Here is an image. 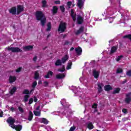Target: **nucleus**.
I'll list each match as a JSON object with an SVG mask.
<instances>
[{
  "label": "nucleus",
  "mask_w": 131,
  "mask_h": 131,
  "mask_svg": "<svg viewBox=\"0 0 131 131\" xmlns=\"http://www.w3.org/2000/svg\"><path fill=\"white\" fill-rule=\"evenodd\" d=\"M55 66H61L62 65L61 59H57L55 63Z\"/></svg>",
  "instance_id": "obj_25"
},
{
  "label": "nucleus",
  "mask_w": 131,
  "mask_h": 131,
  "mask_svg": "<svg viewBox=\"0 0 131 131\" xmlns=\"http://www.w3.org/2000/svg\"><path fill=\"white\" fill-rule=\"evenodd\" d=\"M55 4H56V5H60V4H61V1H55Z\"/></svg>",
  "instance_id": "obj_51"
},
{
  "label": "nucleus",
  "mask_w": 131,
  "mask_h": 131,
  "mask_svg": "<svg viewBox=\"0 0 131 131\" xmlns=\"http://www.w3.org/2000/svg\"><path fill=\"white\" fill-rule=\"evenodd\" d=\"M35 16L36 20L40 21V24L42 27L46 25L47 23V18L45 16V14L41 11H37L35 12Z\"/></svg>",
  "instance_id": "obj_1"
},
{
  "label": "nucleus",
  "mask_w": 131,
  "mask_h": 131,
  "mask_svg": "<svg viewBox=\"0 0 131 131\" xmlns=\"http://www.w3.org/2000/svg\"><path fill=\"white\" fill-rule=\"evenodd\" d=\"M53 74H54V73L50 71L47 73V74L44 76V77L45 78H50V76H53Z\"/></svg>",
  "instance_id": "obj_22"
},
{
  "label": "nucleus",
  "mask_w": 131,
  "mask_h": 131,
  "mask_svg": "<svg viewBox=\"0 0 131 131\" xmlns=\"http://www.w3.org/2000/svg\"><path fill=\"white\" fill-rule=\"evenodd\" d=\"M75 128H76V127L75 126H72V127H71L69 131H74Z\"/></svg>",
  "instance_id": "obj_50"
},
{
  "label": "nucleus",
  "mask_w": 131,
  "mask_h": 131,
  "mask_svg": "<svg viewBox=\"0 0 131 131\" xmlns=\"http://www.w3.org/2000/svg\"><path fill=\"white\" fill-rule=\"evenodd\" d=\"M93 74L94 78L97 79V78H99V76H100V72L97 71L96 70H94L93 71Z\"/></svg>",
  "instance_id": "obj_10"
},
{
  "label": "nucleus",
  "mask_w": 131,
  "mask_h": 131,
  "mask_svg": "<svg viewBox=\"0 0 131 131\" xmlns=\"http://www.w3.org/2000/svg\"><path fill=\"white\" fill-rule=\"evenodd\" d=\"M122 112L124 114H127V110H126V108H123Z\"/></svg>",
  "instance_id": "obj_49"
},
{
  "label": "nucleus",
  "mask_w": 131,
  "mask_h": 131,
  "mask_svg": "<svg viewBox=\"0 0 131 131\" xmlns=\"http://www.w3.org/2000/svg\"><path fill=\"white\" fill-rule=\"evenodd\" d=\"M123 57V56H122V55H120V56H118L117 57V58H116L117 62H119V60H121V58H122Z\"/></svg>",
  "instance_id": "obj_46"
},
{
  "label": "nucleus",
  "mask_w": 131,
  "mask_h": 131,
  "mask_svg": "<svg viewBox=\"0 0 131 131\" xmlns=\"http://www.w3.org/2000/svg\"><path fill=\"white\" fill-rule=\"evenodd\" d=\"M23 49H24V51H25V52L27 51H31V50L33 49V46L31 45L27 46L24 47Z\"/></svg>",
  "instance_id": "obj_14"
},
{
  "label": "nucleus",
  "mask_w": 131,
  "mask_h": 131,
  "mask_svg": "<svg viewBox=\"0 0 131 131\" xmlns=\"http://www.w3.org/2000/svg\"><path fill=\"white\" fill-rule=\"evenodd\" d=\"M72 5V2L71 1H69L67 3V5L69 9L71 8V5Z\"/></svg>",
  "instance_id": "obj_39"
},
{
  "label": "nucleus",
  "mask_w": 131,
  "mask_h": 131,
  "mask_svg": "<svg viewBox=\"0 0 131 131\" xmlns=\"http://www.w3.org/2000/svg\"><path fill=\"white\" fill-rule=\"evenodd\" d=\"M88 128L89 129H93L94 128V125H93V123L90 122L87 126Z\"/></svg>",
  "instance_id": "obj_31"
},
{
  "label": "nucleus",
  "mask_w": 131,
  "mask_h": 131,
  "mask_svg": "<svg viewBox=\"0 0 131 131\" xmlns=\"http://www.w3.org/2000/svg\"><path fill=\"white\" fill-rule=\"evenodd\" d=\"M42 123L44 124H48L49 123V121L45 118H42Z\"/></svg>",
  "instance_id": "obj_35"
},
{
  "label": "nucleus",
  "mask_w": 131,
  "mask_h": 131,
  "mask_svg": "<svg viewBox=\"0 0 131 131\" xmlns=\"http://www.w3.org/2000/svg\"><path fill=\"white\" fill-rule=\"evenodd\" d=\"M72 66V61L69 60L68 65L67 66V70H69L70 69H71V67Z\"/></svg>",
  "instance_id": "obj_23"
},
{
  "label": "nucleus",
  "mask_w": 131,
  "mask_h": 131,
  "mask_svg": "<svg viewBox=\"0 0 131 131\" xmlns=\"http://www.w3.org/2000/svg\"><path fill=\"white\" fill-rule=\"evenodd\" d=\"M123 38H128V39H129L131 41V34H128L124 36Z\"/></svg>",
  "instance_id": "obj_37"
},
{
  "label": "nucleus",
  "mask_w": 131,
  "mask_h": 131,
  "mask_svg": "<svg viewBox=\"0 0 131 131\" xmlns=\"http://www.w3.org/2000/svg\"><path fill=\"white\" fill-rule=\"evenodd\" d=\"M122 72H123V70H122V69H120V68H118L117 70V71H116V73L117 74H119L120 73H122Z\"/></svg>",
  "instance_id": "obj_36"
},
{
  "label": "nucleus",
  "mask_w": 131,
  "mask_h": 131,
  "mask_svg": "<svg viewBox=\"0 0 131 131\" xmlns=\"http://www.w3.org/2000/svg\"><path fill=\"white\" fill-rule=\"evenodd\" d=\"M125 103L126 104H129L131 102V92L126 94V98H125Z\"/></svg>",
  "instance_id": "obj_6"
},
{
  "label": "nucleus",
  "mask_w": 131,
  "mask_h": 131,
  "mask_svg": "<svg viewBox=\"0 0 131 131\" xmlns=\"http://www.w3.org/2000/svg\"><path fill=\"white\" fill-rule=\"evenodd\" d=\"M77 6L79 9H82V7H83L82 0H78Z\"/></svg>",
  "instance_id": "obj_21"
},
{
  "label": "nucleus",
  "mask_w": 131,
  "mask_h": 131,
  "mask_svg": "<svg viewBox=\"0 0 131 131\" xmlns=\"http://www.w3.org/2000/svg\"><path fill=\"white\" fill-rule=\"evenodd\" d=\"M70 16L73 19V21H74V22H75V21H76V13L74 14V11L73 10V9H71Z\"/></svg>",
  "instance_id": "obj_8"
},
{
  "label": "nucleus",
  "mask_w": 131,
  "mask_h": 131,
  "mask_svg": "<svg viewBox=\"0 0 131 131\" xmlns=\"http://www.w3.org/2000/svg\"><path fill=\"white\" fill-rule=\"evenodd\" d=\"M77 23L79 25L83 23V17H82L80 15H78L77 16Z\"/></svg>",
  "instance_id": "obj_7"
},
{
  "label": "nucleus",
  "mask_w": 131,
  "mask_h": 131,
  "mask_svg": "<svg viewBox=\"0 0 131 131\" xmlns=\"http://www.w3.org/2000/svg\"><path fill=\"white\" fill-rule=\"evenodd\" d=\"M31 92H32V90H31L29 92L28 90L26 89L23 91V94H24V95H29V94H31Z\"/></svg>",
  "instance_id": "obj_32"
},
{
  "label": "nucleus",
  "mask_w": 131,
  "mask_h": 131,
  "mask_svg": "<svg viewBox=\"0 0 131 131\" xmlns=\"http://www.w3.org/2000/svg\"><path fill=\"white\" fill-rule=\"evenodd\" d=\"M104 90L105 92H109L110 91H112V90H113V88H112L110 85H105L104 86Z\"/></svg>",
  "instance_id": "obj_13"
},
{
  "label": "nucleus",
  "mask_w": 131,
  "mask_h": 131,
  "mask_svg": "<svg viewBox=\"0 0 131 131\" xmlns=\"http://www.w3.org/2000/svg\"><path fill=\"white\" fill-rule=\"evenodd\" d=\"M41 4H42V8H46L47 7V1L46 0H42Z\"/></svg>",
  "instance_id": "obj_33"
},
{
  "label": "nucleus",
  "mask_w": 131,
  "mask_h": 131,
  "mask_svg": "<svg viewBox=\"0 0 131 131\" xmlns=\"http://www.w3.org/2000/svg\"><path fill=\"white\" fill-rule=\"evenodd\" d=\"M50 35H50V34L48 35H47V38H49V37H50Z\"/></svg>",
  "instance_id": "obj_62"
},
{
  "label": "nucleus",
  "mask_w": 131,
  "mask_h": 131,
  "mask_svg": "<svg viewBox=\"0 0 131 131\" xmlns=\"http://www.w3.org/2000/svg\"><path fill=\"white\" fill-rule=\"evenodd\" d=\"M92 108H93L94 109H97L98 108V104L97 103H94L92 105Z\"/></svg>",
  "instance_id": "obj_48"
},
{
  "label": "nucleus",
  "mask_w": 131,
  "mask_h": 131,
  "mask_svg": "<svg viewBox=\"0 0 131 131\" xmlns=\"http://www.w3.org/2000/svg\"><path fill=\"white\" fill-rule=\"evenodd\" d=\"M39 108H40V106H38L36 108V110H39Z\"/></svg>",
  "instance_id": "obj_59"
},
{
  "label": "nucleus",
  "mask_w": 131,
  "mask_h": 131,
  "mask_svg": "<svg viewBox=\"0 0 131 131\" xmlns=\"http://www.w3.org/2000/svg\"><path fill=\"white\" fill-rule=\"evenodd\" d=\"M48 47H45L43 49V50H46V49H47Z\"/></svg>",
  "instance_id": "obj_63"
},
{
  "label": "nucleus",
  "mask_w": 131,
  "mask_h": 131,
  "mask_svg": "<svg viewBox=\"0 0 131 131\" xmlns=\"http://www.w3.org/2000/svg\"><path fill=\"white\" fill-rule=\"evenodd\" d=\"M52 12L53 14H57V13H58V7L53 6V9H52Z\"/></svg>",
  "instance_id": "obj_27"
},
{
  "label": "nucleus",
  "mask_w": 131,
  "mask_h": 131,
  "mask_svg": "<svg viewBox=\"0 0 131 131\" xmlns=\"http://www.w3.org/2000/svg\"><path fill=\"white\" fill-rule=\"evenodd\" d=\"M116 51H117V47L116 46L112 47L111 51L110 52V55H112V54H114V53H115Z\"/></svg>",
  "instance_id": "obj_17"
},
{
  "label": "nucleus",
  "mask_w": 131,
  "mask_h": 131,
  "mask_svg": "<svg viewBox=\"0 0 131 131\" xmlns=\"http://www.w3.org/2000/svg\"><path fill=\"white\" fill-rule=\"evenodd\" d=\"M73 50H74V48H73V47L71 48V49H70L71 51H73Z\"/></svg>",
  "instance_id": "obj_60"
},
{
  "label": "nucleus",
  "mask_w": 131,
  "mask_h": 131,
  "mask_svg": "<svg viewBox=\"0 0 131 131\" xmlns=\"http://www.w3.org/2000/svg\"><path fill=\"white\" fill-rule=\"evenodd\" d=\"M18 110H19V112H20L21 113H24V110H23V108H22V107H21V106L18 107Z\"/></svg>",
  "instance_id": "obj_45"
},
{
  "label": "nucleus",
  "mask_w": 131,
  "mask_h": 131,
  "mask_svg": "<svg viewBox=\"0 0 131 131\" xmlns=\"http://www.w3.org/2000/svg\"><path fill=\"white\" fill-rule=\"evenodd\" d=\"M128 120V119L127 118H124L122 119V121L124 122L125 121H127Z\"/></svg>",
  "instance_id": "obj_53"
},
{
  "label": "nucleus",
  "mask_w": 131,
  "mask_h": 131,
  "mask_svg": "<svg viewBox=\"0 0 131 131\" xmlns=\"http://www.w3.org/2000/svg\"><path fill=\"white\" fill-rule=\"evenodd\" d=\"M3 115H4V113L2 112L0 113V117H3Z\"/></svg>",
  "instance_id": "obj_58"
},
{
  "label": "nucleus",
  "mask_w": 131,
  "mask_h": 131,
  "mask_svg": "<svg viewBox=\"0 0 131 131\" xmlns=\"http://www.w3.org/2000/svg\"><path fill=\"white\" fill-rule=\"evenodd\" d=\"M34 102H35V103H36V102H37V98H36V97L34 96Z\"/></svg>",
  "instance_id": "obj_56"
},
{
  "label": "nucleus",
  "mask_w": 131,
  "mask_h": 131,
  "mask_svg": "<svg viewBox=\"0 0 131 131\" xmlns=\"http://www.w3.org/2000/svg\"><path fill=\"white\" fill-rule=\"evenodd\" d=\"M17 78L15 76H10L9 77V82L10 83H13L15 82V81L16 80Z\"/></svg>",
  "instance_id": "obj_19"
},
{
  "label": "nucleus",
  "mask_w": 131,
  "mask_h": 131,
  "mask_svg": "<svg viewBox=\"0 0 131 131\" xmlns=\"http://www.w3.org/2000/svg\"><path fill=\"white\" fill-rule=\"evenodd\" d=\"M33 119V114L32 113V111H30L29 112L28 120H29V121H31V120H32Z\"/></svg>",
  "instance_id": "obj_18"
},
{
  "label": "nucleus",
  "mask_w": 131,
  "mask_h": 131,
  "mask_svg": "<svg viewBox=\"0 0 131 131\" xmlns=\"http://www.w3.org/2000/svg\"><path fill=\"white\" fill-rule=\"evenodd\" d=\"M66 71V69H65V66H63L62 69H58L57 70V71L59 72H64Z\"/></svg>",
  "instance_id": "obj_34"
},
{
  "label": "nucleus",
  "mask_w": 131,
  "mask_h": 131,
  "mask_svg": "<svg viewBox=\"0 0 131 131\" xmlns=\"http://www.w3.org/2000/svg\"><path fill=\"white\" fill-rule=\"evenodd\" d=\"M84 29V28L83 26H81L76 32V34L77 35H78V34H80V33H82V32H83V30Z\"/></svg>",
  "instance_id": "obj_20"
},
{
  "label": "nucleus",
  "mask_w": 131,
  "mask_h": 131,
  "mask_svg": "<svg viewBox=\"0 0 131 131\" xmlns=\"http://www.w3.org/2000/svg\"><path fill=\"white\" fill-rule=\"evenodd\" d=\"M65 37H66V34H64V35H63V38H65Z\"/></svg>",
  "instance_id": "obj_61"
},
{
  "label": "nucleus",
  "mask_w": 131,
  "mask_h": 131,
  "mask_svg": "<svg viewBox=\"0 0 131 131\" xmlns=\"http://www.w3.org/2000/svg\"><path fill=\"white\" fill-rule=\"evenodd\" d=\"M9 13L10 14H12V15H16V13H17V7H13L11 8L9 10Z\"/></svg>",
  "instance_id": "obj_11"
},
{
  "label": "nucleus",
  "mask_w": 131,
  "mask_h": 131,
  "mask_svg": "<svg viewBox=\"0 0 131 131\" xmlns=\"http://www.w3.org/2000/svg\"><path fill=\"white\" fill-rule=\"evenodd\" d=\"M120 88H116L114 91L113 92L112 94L113 95H115V94H118L119 92H120Z\"/></svg>",
  "instance_id": "obj_28"
},
{
  "label": "nucleus",
  "mask_w": 131,
  "mask_h": 131,
  "mask_svg": "<svg viewBox=\"0 0 131 131\" xmlns=\"http://www.w3.org/2000/svg\"><path fill=\"white\" fill-rule=\"evenodd\" d=\"M39 77V73H38V71H36L34 73V79L37 80Z\"/></svg>",
  "instance_id": "obj_30"
},
{
  "label": "nucleus",
  "mask_w": 131,
  "mask_h": 131,
  "mask_svg": "<svg viewBox=\"0 0 131 131\" xmlns=\"http://www.w3.org/2000/svg\"><path fill=\"white\" fill-rule=\"evenodd\" d=\"M75 51L77 56H80L82 53V49L80 47H78L75 49Z\"/></svg>",
  "instance_id": "obj_12"
},
{
  "label": "nucleus",
  "mask_w": 131,
  "mask_h": 131,
  "mask_svg": "<svg viewBox=\"0 0 131 131\" xmlns=\"http://www.w3.org/2000/svg\"><path fill=\"white\" fill-rule=\"evenodd\" d=\"M56 78L57 79H63V78H65V74H58L56 75Z\"/></svg>",
  "instance_id": "obj_15"
},
{
  "label": "nucleus",
  "mask_w": 131,
  "mask_h": 131,
  "mask_svg": "<svg viewBox=\"0 0 131 131\" xmlns=\"http://www.w3.org/2000/svg\"><path fill=\"white\" fill-rule=\"evenodd\" d=\"M34 114L35 116H40V112L34 111Z\"/></svg>",
  "instance_id": "obj_41"
},
{
  "label": "nucleus",
  "mask_w": 131,
  "mask_h": 131,
  "mask_svg": "<svg viewBox=\"0 0 131 131\" xmlns=\"http://www.w3.org/2000/svg\"><path fill=\"white\" fill-rule=\"evenodd\" d=\"M37 60V56H35V57H33V61H34V62H36Z\"/></svg>",
  "instance_id": "obj_54"
},
{
  "label": "nucleus",
  "mask_w": 131,
  "mask_h": 131,
  "mask_svg": "<svg viewBox=\"0 0 131 131\" xmlns=\"http://www.w3.org/2000/svg\"><path fill=\"white\" fill-rule=\"evenodd\" d=\"M7 50L11 51L12 53H22L23 52L19 47H8Z\"/></svg>",
  "instance_id": "obj_4"
},
{
  "label": "nucleus",
  "mask_w": 131,
  "mask_h": 131,
  "mask_svg": "<svg viewBox=\"0 0 131 131\" xmlns=\"http://www.w3.org/2000/svg\"><path fill=\"white\" fill-rule=\"evenodd\" d=\"M24 11V7L22 5H18L17 8V15H19L21 12Z\"/></svg>",
  "instance_id": "obj_9"
},
{
  "label": "nucleus",
  "mask_w": 131,
  "mask_h": 131,
  "mask_svg": "<svg viewBox=\"0 0 131 131\" xmlns=\"http://www.w3.org/2000/svg\"><path fill=\"white\" fill-rule=\"evenodd\" d=\"M70 43L69 41L68 40H66L64 43V46H67L68 44Z\"/></svg>",
  "instance_id": "obj_52"
},
{
  "label": "nucleus",
  "mask_w": 131,
  "mask_h": 131,
  "mask_svg": "<svg viewBox=\"0 0 131 131\" xmlns=\"http://www.w3.org/2000/svg\"><path fill=\"white\" fill-rule=\"evenodd\" d=\"M52 29V24L51 22H49L47 24V29H46V31H51Z\"/></svg>",
  "instance_id": "obj_26"
},
{
  "label": "nucleus",
  "mask_w": 131,
  "mask_h": 131,
  "mask_svg": "<svg viewBox=\"0 0 131 131\" xmlns=\"http://www.w3.org/2000/svg\"><path fill=\"white\" fill-rule=\"evenodd\" d=\"M30 97V96H29V95H25L24 97V102L25 103H26V102H28V99H29Z\"/></svg>",
  "instance_id": "obj_29"
},
{
  "label": "nucleus",
  "mask_w": 131,
  "mask_h": 131,
  "mask_svg": "<svg viewBox=\"0 0 131 131\" xmlns=\"http://www.w3.org/2000/svg\"><path fill=\"white\" fill-rule=\"evenodd\" d=\"M126 82H127V80L125 79V80H124V81L122 82V84H124L125 83H126Z\"/></svg>",
  "instance_id": "obj_55"
},
{
  "label": "nucleus",
  "mask_w": 131,
  "mask_h": 131,
  "mask_svg": "<svg viewBox=\"0 0 131 131\" xmlns=\"http://www.w3.org/2000/svg\"><path fill=\"white\" fill-rule=\"evenodd\" d=\"M68 59H69V56H68L67 55H66L63 57L61 58V63L65 64V63H66V61L68 60Z\"/></svg>",
  "instance_id": "obj_16"
},
{
  "label": "nucleus",
  "mask_w": 131,
  "mask_h": 131,
  "mask_svg": "<svg viewBox=\"0 0 131 131\" xmlns=\"http://www.w3.org/2000/svg\"><path fill=\"white\" fill-rule=\"evenodd\" d=\"M43 86L45 88H48V86H49V82H48L47 81H45L43 82Z\"/></svg>",
  "instance_id": "obj_38"
},
{
  "label": "nucleus",
  "mask_w": 131,
  "mask_h": 131,
  "mask_svg": "<svg viewBox=\"0 0 131 131\" xmlns=\"http://www.w3.org/2000/svg\"><path fill=\"white\" fill-rule=\"evenodd\" d=\"M74 6H75V5L74 4H73L72 8H73V7H74Z\"/></svg>",
  "instance_id": "obj_64"
},
{
  "label": "nucleus",
  "mask_w": 131,
  "mask_h": 131,
  "mask_svg": "<svg viewBox=\"0 0 131 131\" xmlns=\"http://www.w3.org/2000/svg\"><path fill=\"white\" fill-rule=\"evenodd\" d=\"M21 70H22V68L19 67L18 68H17L15 71L17 73H19V72H21Z\"/></svg>",
  "instance_id": "obj_47"
},
{
  "label": "nucleus",
  "mask_w": 131,
  "mask_h": 131,
  "mask_svg": "<svg viewBox=\"0 0 131 131\" xmlns=\"http://www.w3.org/2000/svg\"><path fill=\"white\" fill-rule=\"evenodd\" d=\"M10 111H12V112H14V111H15V108L11 107L10 108Z\"/></svg>",
  "instance_id": "obj_57"
},
{
  "label": "nucleus",
  "mask_w": 131,
  "mask_h": 131,
  "mask_svg": "<svg viewBox=\"0 0 131 131\" xmlns=\"http://www.w3.org/2000/svg\"><path fill=\"white\" fill-rule=\"evenodd\" d=\"M36 85H37V82H36V81H34L32 84V88H33V89H34Z\"/></svg>",
  "instance_id": "obj_40"
},
{
  "label": "nucleus",
  "mask_w": 131,
  "mask_h": 131,
  "mask_svg": "<svg viewBox=\"0 0 131 131\" xmlns=\"http://www.w3.org/2000/svg\"><path fill=\"white\" fill-rule=\"evenodd\" d=\"M16 91H17V88L16 86H14L10 91V95H14L15 93H16Z\"/></svg>",
  "instance_id": "obj_24"
},
{
  "label": "nucleus",
  "mask_w": 131,
  "mask_h": 131,
  "mask_svg": "<svg viewBox=\"0 0 131 131\" xmlns=\"http://www.w3.org/2000/svg\"><path fill=\"white\" fill-rule=\"evenodd\" d=\"M104 87V83L102 82H97V91L98 94H101L103 92V88Z\"/></svg>",
  "instance_id": "obj_5"
},
{
  "label": "nucleus",
  "mask_w": 131,
  "mask_h": 131,
  "mask_svg": "<svg viewBox=\"0 0 131 131\" xmlns=\"http://www.w3.org/2000/svg\"><path fill=\"white\" fill-rule=\"evenodd\" d=\"M126 74L127 76H129V77H130L131 76V70L128 71L126 72Z\"/></svg>",
  "instance_id": "obj_43"
},
{
  "label": "nucleus",
  "mask_w": 131,
  "mask_h": 131,
  "mask_svg": "<svg viewBox=\"0 0 131 131\" xmlns=\"http://www.w3.org/2000/svg\"><path fill=\"white\" fill-rule=\"evenodd\" d=\"M33 98H30V99L29 100V105H31V104H32L33 103Z\"/></svg>",
  "instance_id": "obj_42"
},
{
  "label": "nucleus",
  "mask_w": 131,
  "mask_h": 131,
  "mask_svg": "<svg viewBox=\"0 0 131 131\" xmlns=\"http://www.w3.org/2000/svg\"><path fill=\"white\" fill-rule=\"evenodd\" d=\"M67 29V24L65 22L61 21L58 29V31L63 33Z\"/></svg>",
  "instance_id": "obj_3"
},
{
  "label": "nucleus",
  "mask_w": 131,
  "mask_h": 131,
  "mask_svg": "<svg viewBox=\"0 0 131 131\" xmlns=\"http://www.w3.org/2000/svg\"><path fill=\"white\" fill-rule=\"evenodd\" d=\"M7 122L9 123L12 128L15 129L16 131H20L22 129V125L18 124L15 125L14 123L16 122V121L12 117H10L7 119Z\"/></svg>",
  "instance_id": "obj_2"
},
{
  "label": "nucleus",
  "mask_w": 131,
  "mask_h": 131,
  "mask_svg": "<svg viewBox=\"0 0 131 131\" xmlns=\"http://www.w3.org/2000/svg\"><path fill=\"white\" fill-rule=\"evenodd\" d=\"M60 9L62 13H64V12H65V7H64L63 6H61L60 7Z\"/></svg>",
  "instance_id": "obj_44"
}]
</instances>
